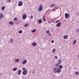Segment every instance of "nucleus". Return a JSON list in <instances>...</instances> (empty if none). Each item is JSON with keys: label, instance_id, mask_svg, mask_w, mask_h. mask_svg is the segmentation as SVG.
<instances>
[{"label": "nucleus", "instance_id": "nucleus-18", "mask_svg": "<svg viewBox=\"0 0 79 79\" xmlns=\"http://www.w3.org/2000/svg\"><path fill=\"white\" fill-rule=\"evenodd\" d=\"M75 74L76 76H78V75H79V72L77 71L75 72Z\"/></svg>", "mask_w": 79, "mask_h": 79}, {"label": "nucleus", "instance_id": "nucleus-46", "mask_svg": "<svg viewBox=\"0 0 79 79\" xmlns=\"http://www.w3.org/2000/svg\"><path fill=\"white\" fill-rule=\"evenodd\" d=\"M47 11H46V12H47Z\"/></svg>", "mask_w": 79, "mask_h": 79}, {"label": "nucleus", "instance_id": "nucleus-45", "mask_svg": "<svg viewBox=\"0 0 79 79\" xmlns=\"http://www.w3.org/2000/svg\"><path fill=\"white\" fill-rule=\"evenodd\" d=\"M35 73V72H34V73Z\"/></svg>", "mask_w": 79, "mask_h": 79}, {"label": "nucleus", "instance_id": "nucleus-33", "mask_svg": "<svg viewBox=\"0 0 79 79\" xmlns=\"http://www.w3.org/2000/svg\"><path fill=\"white\" fill-rule=\"evenodd\" d=\"M60 22V20H57L55 22L56 23H58V22Z\"/></svg>", "mask_w": 79, "mask_h": 79}, {"label": "nucleus", "instance_id": "nucleus-24", "mask_svg": "<svg viewBox=\"0 0 79 79\" xmlns=\"http://www.w3.org/2000/svg\"><path fill=\"white\" fill-rule=\"evenodd\" d=\"M76 40H74L73 42V44L74 45L75 44H76Z\"/></svg>", "mask_w": 79, "mask_h": 79}, {"label": "nucleus", "instance_id": "nucleus-22", "mask_svg": "<svg viewBox=\"0 0 79 79\" xmlns=\"http://www.w3.org/2000/svg\"><path fill=\"white\" fill-rule=\"evenodd\" d=\"M17 69H18L17 68H14L13 69V71H16V70H17Z\"/></svg>", "mask_w": 79, "mask_h": 79}, {"label": "nucleus", "instance_id": "nucleus-36", "mask_svg": "<svg viewBox=\"0 0 79 79\" xmlns=\"http://www.w3.org/2000/svg\"><path fill=\"white\" fill-rule=\"evenodd\" d=\"M46 32L47 33V34H49V32H50V31H46Z\"/></svg>", "mask_w": 79, "mask_h": 79}, {"label": "nucleus", "instance_id": "nucleus-32", "mask_svg": "<svg viewBox=\"0 0 79 79\" xmlns=\"http://www.w3.org/2000/svg\"><path fill=\"white\" fill-rule=\"evenodd\" d=\"M16 19H17V18L16 17L14 19V21H16Z\"/></svg>", "mask_w": 79, "mask_h": 79}, {"label": "nucleus", "instance_id": "nucleus-16", "mask_svg": "<svg viewBox=\"0 0 79 79\" xmlns=\"http://www.w3.org/2000/svg\"><path fill=\"white\" fill-rule=\"evenodd\" d=\"M3 17V14H0V18H2Z\"/></svg>", "mask_w": 79, "mask_h": 79}, {"label": "nucleus", "instance_id": "nucleus-27", "mask_svg": "<svg viewBox=\"0 0 79 79\" xmlns=\"http://www.w3.org/2000/svg\"><path fill=\"white\" fill-rule=\"evenodd\" d=\"M25 27H27V26H28V23H26V25H24Z\"/></svg>", "mask_w": 79, "mask_h": 79}, {"label": "nucleus", "instance_id": "nucleus-7", "mask_svg": "<svg viewBox=\"0 0 79 79\" xmlns=\"http://www.w3.org/2000/svg\"><path fill=\"white\" fill-rule=\"evenodd\" d=\"M63 39H68V36L67 35H65L63 36Z\"/></svg>", "mask_w": 79, "mask_h": 79}, {"label": "nucleus", "instance_id": "nucleus-2", "mask_svg": "<svg viewBox=\"0 0 79 79\" xmlns=\"http://www.w3.org/2000/svg\"><path fill=\"white\" fill-rule=\"evenodd\" d=\"M19 6H21L23 5V2L22 1H19L18 3Z\"/></svg>", "mask_w": 79, "mask_h": 79}, {"label": "nucleus", "instance_id": "nucleus-17", "mask_svg": "<svg viewBox=\"0 0 79 79\" xmlns=\"http://www.w3.org/2000/svg\"><path fill=\"white\" fill-rule=\"evenodd\" d=\"M58 63L60 64L61 63V59H60L58 60Z\"/></svg>", "mask_w": 79, "mask_h": 79}, {"label": "nucleus", "instance_id": "nucleus-37", "mask_svg": "<svg viewBox=\"0 0 79 79\" xmlns=\"http://www.w3.org/2000/svg\"><path fill=\"white\" fill-rule=\"evenodd\" d=\"M52 43H54V40H52Z\"/></svg>", "mask_w": 79, "mask_h": 79}, {"label": "nucleus", "instance_id": "nucleus-23", "mask_svg": "<svg viewBox=\"0 0 79 79\" xmlns=\"http://www.w3.org/2000/svg\"><path fill=\"white\" fill-rule=\"evenodd\" d=\"M62 68H63V66H62V65H60L59 67V69H60V70H61L60 69Z\"/></svg>", "mask_w": 79, "mask_h": 79}, {"label": "nucleus", "instance_id": "nucleus-13", "mask_svg": "<svg viewBox=\"0 0 79 79\" xmlns=\"http://www.w3.org/2000/svg\"><path fill=\"white\" fill-rule=\"evenodd\" d=\"M38 22L39 23V24H41L42 22V20L41 19H39V20H38Z\"/></svg>", "mask_w": 79, "mask_h": 79}, {"label": "nucleus", "instance_id": "nucleus-35", "mask_svg": "<svg viewBox=\"0 0 79 79\" xmlns=\"http://www.w3.org/2000/svg\"><path fill=\"white\" fill-rule=\"evenodd\" d=\"M33 19V16L32 15H31V19Z\"/></svg>", "mask_w": 79, "mask_h": 79}, {"label": "nucleus", "instance_id": "nucleus-43", "mask_svg": "<svg viewBox=\"0 0 79 79\" xmlns=\"http://www.w3.org/2000/svg\"><path fill=\"white\" fill-rule=\"evenodd\" d=\"M1 21V19L0 18V21Z\"/></svg>", "mask_w": 79, "mask_h": 79}, {"label": "nucleus", "instance_id": "nucleus-10", "mask_svg": "<svg viewBox=\"0 0 79 79\" xmlns=\"http://www.w3.org/2000/svg\"><path fill=\"white\" fill-rule=\"evenodd\" d=\"M32 46H33V47H35V46H36V45H37V44H36L35 42H33V44H32Z\"/></svg>", "mask_w": 79, "mask_h": 79}, {"label": "nucleus", "instance_id": "nucleus-3", "mask_svg": "<svg viewBox=\"0 0 79 79\" xmlns=\"http://www.w3.org/2000/svg\"><path fill=\"white\" fill-rule=\"evenodd\" d=\"M69 18V15L67 13H65V19H68Z\"/></svg>", "mask_w": 79, "mask_h": 79}, {"label": "nucleus", "instance_id": "nucleus-42", "mask_svg": "<svg viewBox=\"0 0 79 79\" xmlns=\"http://www.w3.org/2000/svg\"><path fill=\"white\" fill-rule=\"evenodd\" d=\"M78 58H79V55H78Z\"/></svg>", "mask_w": 79, "mask_h": 79}, {"label": "nucleus", "instance_id": "nucleus-28", "mask_svg": "<svg viewBox=\"0 0 79 79\" xmlns=\"http://www.w3.org/2000/svg\"><path fill=\"white\" fill-rule=\"evenodd\" d=\"M10 42H11V44H12L13 42V39H11L10 40Z\"/></svg>", "mask_w": 79, "mask_h": 79}, {"label": "nucleus", "instance_id": "nucleus-39", "mask_svg": "<svg viewBox=\"0 0 79 79\" xmlns=\"http://www.w3.org/2000/svg\"><path fill=\"white\" fill-rule=\"evenodd\" d=\"M25 69V68H22L23 70H24Z\"/></svg>", "mask_w": 79, "mask_h": 79}, {"label": "nucleus", "instance_id": "nucleus-40", "mask_svg": "<svg viewBox=\"0 0 79 79\" xmlns=\"http://www.w3.org/2000/svg\"><path fill=\"white\" fill-rule=\"evenodd\" d=\"M55 10H56V9H55L54 10H53V11H55Z\"/></svg>", "mask_w": 79, "mask_h": 79}, {"label": "nucleus", "instance_id": "nucleus-14", "mask_svg": "<svg viewBox=\"0 0 79 79\" xmlns=\"http://www.w3.org/2000/svg\"><path fill=\"white\" fill-rule=\"evenodd\" d=\"M9 24H14V22L13 21H10L9 22Z\"/></svg>", "mask_w": 79, "mask_h": 79}, {"label": "nucleus", "instance_id": "nucleus-20", "mask_svg": "<svg viewBox=\"0 0 79 79\" xmlns=\"http://www.w3.org/2000/svg\"><path fill=\"white\" fill-rule=\"evenodd\" d=\"M35 31H36V29H35L32 31L31 32H32V33H34V32H35Z\"/></svg>", "mask_w": 79, "mask_h": 79}, {"label": "nucleus", "instance_id": "nucleus-8", "mask_svg": "<svg viewBox=\"0 0 79 79\" xmlns=\"http://www.w3.org/2000/svg\"><path fill=\"white\" fill-rule=\"evenodd\" d=\"M26 63H27V60H24V61H23V64H26Z\"/></svg>", "mask_w": 79, "mask_h": 79}, {"label": "nucleus", "instance_id": "nucleus-47", "mask_svg": "<svg viewBox=\"0 0 79 79\" xmlns=\"http://www.w3.org/2000/svg\"><path fill=\"white\" fill-rule=\"evenodd\" d=\"M52 79H53V78H52Z\"/></svg>", "mask_w": 79, "mask_h": 79}, {"label": "nucleus", "instance_id": "nucleus-29", "mask_svg": "<svg viewBox=\"0 0 79 79\" xmlns=\"http://www.w3.org/2000/svg\"><path fill=\"white\" fill-rule=\"evenodd\" d=\"M76 31L77 32H79V28H77V29L76 30Z\"/></svg>", "mask_w": 79, "mask_h": 79}, {"label": "nucleus", "instance_id": "nucleus-41", "mask_svg": "<svg viewBox=\"0 0 79 79\" xmlns=\"http://www.w3.org/2000/svg\"><path fill=\"white\" fill-rule=\"evenodd\" d=\"M50 10L49 9V10H47V11H50Z\"/></svg>", "mask_w": 79, "mask_h": 79}, {"label": "nucleus", "instance_id": "nucleus-5", "mask_svg": "<svg viewBox=\"0 0 79 79\" xmlns=\"http://www.w3.org/2000/svg\"><path fill=\"white\" fill-rule=\"evenodd\" d=\"M43 9V6H42L41 5L40 6V7H39V11H41Z\"/></svg>", "mask_w": 79, "mask_h": 79}, {"label": "nucleus", "instance_id": "nucleus-30", "mask_svg": "<svg viewBox=\"0 0 79 79\" xmlns=\"http://www.w3.org/2000/svg\"><path fill=\"white\" fill-rule=\"evenodd\" d=\"M15 61H16V62H17V63H18V62L19 61V59H17Z\"/></svg>", "mask_w": 79, "mask_h": 79}, {"label": "nucleus", "instance_id": "nucleus-38", "mask_svg": "<svg viewBox=\"0 0 79 79\" xmlns=\"http://www.w3.org/2000/svg\"><path fill=\"white\" fill-rule=\"evenodd\" d=\"M48 35H49V36H50V35H51V33H49V34Z\"/></svg>", "mask_w": 79, "mask_h": 79}, {"label": "nucleus", "instance_id": "nucleus-31", "mask_svg": "<svg viewBox=\"0 0 79 79\" xmlns=\"http://www.w3.org/2000/svg\"><path fill=\"white\" fill-rule=\"evenodd\" d=\"M54 59H56V60L58 59V56H56L55 57Z\"/></svg>", "mask_w": 79, "mask_h": 79}, {"label": "nucleus", "instance_id": "nucleus-9", "mask_svg": "<svg viewBox=\"0 0 79 79\" xmlns=\"http://www.w3.org/2000/svg\"><path fill=\"white\" fill-rule=\"evenodd\" d=\"M56 27H60V26H61V23H58V24H57L56 25Z\"/></svg>", "mask_w": 79, "mask_h": 79}, {"label": "nucleus", "instance_id": "nucleus-19", "mask_svg": "<svg viewBox=\"0 0 79 79\" xmlns=\"http://www.w3.org/2000/svg\"><path fill=\"white\" fill-rule=\"evenodd\" d=\"M18 32L19 34H22L23 33V31L22 30H20Z\"/></svg>", "mask_w": 79, "mask_h": 79}, {"label": "nucleus", "instance_id": "nucleus-34", "mask_svg": "<svg viewBox=\"0 0 79 79\" xmlns=\"http://www.w3.org/2000/svg\"><path fill=\"white\" fill-rule=\"evenodd\" d=\"M11 0H7V2H11Z\"/></svg>", "mask_w": 79, "mask_h": 79}, {"label": "nucleus", "instance_id": "nucleus-26", "mask_svg": "<svg viewBox=\"0 0 79 79\" xmlns=\"http://www.w3.org/2000/svg\"><path fill=\"white\" fill-rule=\"evenodd\" d=\"M55 6V4H53V5H52L50 7H51V8H52V7H53V6Z\"/></svg>", "mask_w": 79, "mask_h": 79}, {"label": "nucleus", "instance_id": "nucleus-6", "mask_svg": "<svg viewBox=\"0 0 79 79\" xmlns=\"http://www.w3.org/2000/svg\"><path fill=\"white\" fill-rule=\"evenodd\" d=\"M23 75H26L27 74V71L26 70L23 71L22 73Z\"/></svg>", "mask_w": 79, "mask_h": 79}, {"label": "nucleus", "instance_id": "nucleus-12", "mask_svg": "<svg viewBox=\"0 0 79 79\" xmlns=\"http://www.w3.org/2000/svg\"><path fill=\"white\" fill-rule=\"evenodd\" d=\"M5 6H3L1 8V10H2V11H4V10L5 9Z\"/></svg>", "mask_w": 79, "mask_h": 79}, {"label": "nucleus", "instance_id": "nucleus-44", "mask_svg": "<svg viewBox=\"0 0 79 79\" xmlns=\"http://www.w3.org/2000/svg\"><path fill=\"white\" fill-rule=\"evenodd\" d=\"M56 7H57V6H56L55 7V8H56Z\"/></svg>", "mask_w": 79, "mask_h": 79}, {"label": "nucleus", "instance_id": "nucleus-11", "mask_svg": "<svg viewBox=\"0 0 79 79\" xmlns=\"http://www.w3.org/2000/svg\"><path fill=\"white\" fill-rule=\"evenodd\" d=\"M22 71V70H19L18 71V75H21V72Z\"/></svg>", "mask_w": 79, "mask_h": 79}, {"label": "nucleus", "instance_id": "nucleus-4", "mask_svg": "<svg viewBox=\"0 0 79 79\" xmlns=\"http://www.w3.org/2000/svg\"><path fill=\"white\" fill-rule=\"evenodd\" d=\"M26 18H27V15H26V14H24L23 15V19H26Z\"/></svg>", "mask_w": 79, "mask_h": 79}, {"label": "nucleus", "instance_id": "nucleus-1", "mask_svg": "<svg viewBox=\"0 0 79 79\" xmlns=\"http://www.w3.org/2000/svg\"><path fill=\"white\" fill-rule=\"evenodd\" d=\"M61 72V70L59 69V68L57 67H56L54 68V73L55 74L58 73V74H59Z\"/></svg>", "mask_w": 79, "mask_h": 79}, {"label": "nucleus", "instance_id": "nucleus-21", "mask_svg": "<svg viewBox=\"0 0 79 79\" xmlns=\"http://www.w3.org/2000/svg\"><path fill=\"white\" fill-rule=\"evenodd\" d=\"M56 67H58V66H60V64H59L58 63H57L56 64Z\"/></svg>", "mask_w": 79, "mask_h": 79}, {"label": "nucleus", "instance_id": "nucleus-15", "mask_svg": "<svg viewBox=\"0 0 79 79\" xmlns=\"http://www.w3.org/2000/svg\"><path fill=\"white\" fill-rule=\"evenodd\" d=\"M55 51H56V49L54 48L52 49V52L53 53H55Z\"/></svg>", "mask_w": 79, "mask_h": 79}, {"label": "nucleus", "instance_id": "nucleus-25", "mask_svg": "<svg viewBox=\"0 0 79 79\" xmlns=\"http://www.w3.org/2000/svg\"><path fill=\"white\" fill-rule=\"evenodd\" d=\"M43 19L44 21H45V17L44 16H43Z\"/></svg>", "mask_w": 79, "mask_h": 79}]
</instances>
